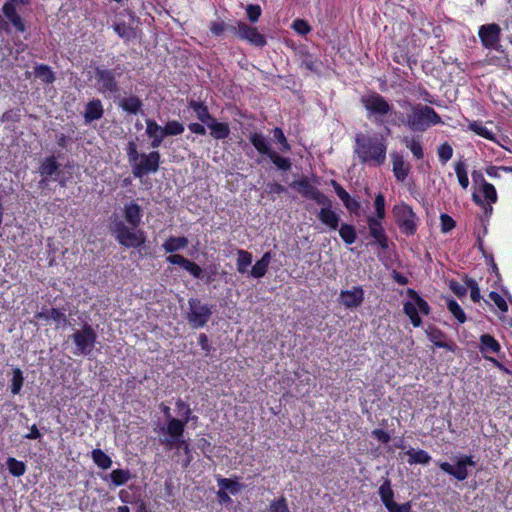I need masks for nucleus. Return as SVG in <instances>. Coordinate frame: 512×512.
<instances>
[{
    "instance_id": "nucleus-16",
    "label": "nucleus",
    "mask_w": 512,
    "mask_h": 512,
    "mask_svg": "<svg viewBox=\"0 0 512 512\" xmlns=\"http://www.w3.org/2000/svg\"><path fill=\"white\" fill-rule=\"evenodd\" d=\"M364 301V290L360 286H354L350 290H342L339 295V303L347 309L358 308Z\"/></svg>"
},
{
    "instance_id": "nucleus-53",
    "label": "nucleus",
    "mask_w": 512,
    "mask_h": 512,
    "mask_svg": "<svg viewBox=\"0 0 512 512\" xmlns=\"http://www.w3.org/2000/svg\"><path fill=\"white\" fill-rule=\"evenodd\" d=\"M482 192L488 202L495 203L497 201V192L492 184L484 181L482 184Z\"/></svg>"
},
{
    "instance_id": "nucleus-22",
    "label": "nucleus",
    "mask_w": 512,
    "mask_h": 512,
    "mask_svg": "<svg viewBox=\"0 0 512 512\" xmlns=\"http://www.w3.org/2000/svg\"><path fill=\"white\" fill-rule=\"evenodd\" d=\"M104 108L100 99L90 100L86 106L83 114L85 124H90L93 121L99 120L103 117Z\"/></svg>"
},
{
    "instance_id": "nucleus-25",
    "label": "nucleus",
    "mask_w": 512,
    "mask_h": 512,
    "mask_svg": "<svg viewBox=\"0 0 512 512\" xmlns=\"http://www.w3.org/2000/svg\"><path fill=\"white\" fill-rule=\"evenodd\" d=\"M271 260V252H265L262 257L252 266L249 275L256 279L264 277L268 271Z\"/></svg>"
},
{
    "instance_id": "nucleus-14",
    "label": "nucleus",
    "mask_w": 512,
    "mask_h": 512,
    "mask_svg": "<svg viewBox=\"0 0 512 512\" xmlns=\"http://www.w3.org/2000/svg\"><path fill=\"white\" fill-rule=\"evenodd\" d=\"M290 187L295 189L303 197L314 200L317 204L327 201V196L313 186L307 178L292 181Z\"/></svg>"
},
{
    "instance_id": "nucleus-27",
    "label": "nucleus",
    "mask_w": 512,
    "mask_h": 512,
    "mask_svg": "<svg viewBox=\"0 0 512 512\" xmlns=\"http://www.w3.org/2000/svg\"><path fill=\"white\" fill-rule=\"evenodd\" d=\"M207 127L210 130V135L216 140L226 139L230 135V127L228 123L218 122L215 118L211 120Z\"/></svg>"
},
{
    "instance_id": "nucleus-56",
    "label": "nucleus",
    "mask_w": 512,
    "mask_h": 512,
    "mask_svg": "<svg viewBox=\"0 0 512 512\" xmlns=\"http://www.w3.org/2000/svg\"><path fill=\"white\" fill-rule=\"evenodd\" d=\"M374 206L376 210V218H385V198L382 194H378L374 200Z\"/></svg>"
},
{
    "instance_id": "nucleus-28",
    "label": "nucleus",
    "mask_w": 512,
    "mask_h": 512,
    "mask_svg": "<svg viewBox=\"0 0 512 512\" xmlns=\"http://www.w3.org/2000/svg\"><path fill=\"white\" fill-rule=\"evenodd\" d=\"M188 107L194 111L197 119L203 124L207 125L214 118L209 113L208 107L203 102L190 100Z\"/></svg>"
},
{
    "instance_id": "nucleus-48",
    "label": "nucleus",
    "mask_w": 512,
    "mask_h": 512,
    "mask_svg": "<svg viewBox=\"0 0 512 512\" xmlns=\"http://www.w3.org/2000/svg\"><path fill=\"white\" fill-rule=\"evenodd\" d=\"M163 128L166 136H177L185 130L184 125L177 120L168 121Z\"/></svg>"
},
{
    "instance_id": "nucleus-12",
    "label": "nucleus",
    "mask_w": 512,
    "mask_h": 512,
    "mask_svg": "<svg viewBox=\"0 0 512 512\" xmlns=\"http://www.w3.org/2000/svg\"><path fill=\"white\" fill-rule=\"evenodd\" d=\"M378 494L388 512H410L412 508L411 502L397 504L394 501V491L391 487V480L389 478L384 479L378 489Z\"/></svg>"
},
{
    "instance_id": "nucleus-55",
    "label": "nucleus",
    "mask_w": 512,
    "mask_h": 512,
    "mask_svg": "<svg viewBox=\"0 0 512 512\" xmlns=\"http://www.w3.org/2000/svg\"><path fill=\"white\" fill-rule=\"evenodd\" d=\"M274 138L277 140V142L281 145V150L284 152L290 151L291 147L282 131L281 128L276 127L273 130Z\"/></svg>"
},
{
    "instance_id": "nucleus-20",
    "label": "nucleus",
    "mask_w": 512,
    "mask_h": 512,
    "mask_svg": "<svg viewBox=\"0 0 512 512\" xmlns=\"http://www.w3.org/2000/svg\"><path fill=\"white\" fill-rule=\"evenodd\" d=\"M146 135L151 139V147L157 149L161 146L166 135L164 134V128L160 126L154 119H146Z\"/></svg>"
},
{
    "instance_id": "nucleus-49",
    "label": "nucleus",
    "mask_w": 512,
    "mask_h": 512,
    "mask_svg": "<svg viewBox=\"0 0 512 512\" xmlns=\"http://www.w3.org/2000/svg\"><path fill=\"white\" fill-rule=\"evenodd\" d=\"M113 29L120 38H123L125 40H130L135 37V32L133 28L124 22L116 23L113 26Z\"/></svg>"
},
{
    "instance_id": "nucleus-58",
    "label": "nucleus",
    "mask_w": 512,
    "mask_h": 512,
    "mask_svg": "<svg viewBox=\"0 0 512 512\" xmlns=\"http://www.w3.org/2000/svg\"><path fill=\"white\" fill-rule=\"evenodd\" d=\"M246 14H247V18L251 22H253V23L257 22L262 14L261 7L259 5L249 4L246 7Z\"/></svg>"
},
{
    "instance_id": "nucleus-32",
    "label": "nucleus",
    "mask_w": 512,
    "mask_h": 512,
    "mask_svg": "<svg viewBox=\"0 0 512 512\" xmlns=\"http://www.w3.org/2000/svg\"><path fill=\"white\" fill-rule=\"evenodd\" d=\"M252 254L246 250L238 249L237 250V260H236V267L237 271L240 274H249V266L252 264Z\"/></svg>"
},
{
    "instance_id": "nucleus-39",
    "label": "nucleus",
    "mask_w": 512,
    "mask_h": 512,
    "mask_svg": "<svg viewBox=\"0 0 512 512\" xmlns=\"http://www.w3.org/2000/svg\"><path fill=\"white\" fill-rule=\"evenodd\" d=\"M339 235L342 238V240L348 245L353 244L357 238L355 227L353 225L346 223L340 226Z\"/></svg>"
},
{
    "instance_id": "nucleus-29",
    "label": "nucleus",
    "mask_w": 512,
    "mask_h": 512,
    "mask_svg": "<svg viewBox=\"0 0 512 512\" xmlns=\"http://www.w3.org/2000/svg\"><path fill=\"white\" fill-rule=\"evenodd\" d=\"M249 140L251 144L255 147V149L261 154L268 156L270 152L273 150L271 148L270 142L262 133H251L249 136Z\"/></svg>"
},
{
    "instance_id": "nucleus-21",
    "label": "nucleus",
    "mask_w": 512,
    "mask_h": 512,
    "mask_svg": "<svg viewBox=\"0 0 512 512\" xmlns=\"http://www.w3.org/2000/svg\"><path fill=\"white\" fill-rule=\"evenodd\" d=\"M331 186L334 188L335 193L341 199L346 209L350 212L357 213L360 209V203L352 198L349 193L335 180H331Z\"/></svg>"
},
{
    "instance_id": "nucleus-26",
    "label": "nucleus",
    "mask_w": 512,
    "mask_h": 512,
    "mask_svg": "<svg viewBox=\"0 0 512 512\" xmlns=\"http://www.w3.org/2000/svg\"><path fill=\"white\" fill-rule=\"evenodd\" d=\"M393 173L398 181H404L409 174V166L406 165L403 157L397 152L391 154Z\"/></svg>"
},
{
    "instance_id": "nucleus-1",
    "label": "nucleus",
    "mask_w": 512,
    "mask_h": 512,
    "mask_svg": "<svg viewBox=\"0 0 512 512\" xmlns=\"http://www.w3.org/2000/svg\"><path fill=\"white\" fill-rule=\"evenodd\" d=\"M410 112L406 117L401 114L397 118L390 120V124L394 126L405 125L411 131L424 132L430 126L441 123L438 113L430 106L423 104H411L407 102Z\"/></svg>"
},
{
    "instance_id": "nucleus-15",
    "label": "nucleus",
    "mask_w": 512,
    "mask_h": 512,
    "mask_svg": "<svg viewBox=\"0 0 512 512\" xmlns=\"http://www.w3.org/2000/svg\"><path fill=\"white\" fill-rule=\"evenodd\" d=\"M238 37L256 47H263L267 41L263 34L259 33L256 27L249 26L247 23L239 21Z\"/></svg>"
},
{
    "instance_id": "nucleus-10",
    "label": "nucleus",
    "mask_w": 512,
    "mask_h": 512,
    "mask_svg": "<svg viewBox=\"0 0 512 512\" xmlns=\"http://www.w3.org/2000/svg\"><path fill=\"white\" fill-rule=\"evenodd\" d=\"M160 165V153L156 150L150 153H141L139 160L131 164L132 174L136 178H142L144 175L156 173Z\"/></svg>"
},
{
    "instance_id": "nucleus-35",
    "label": "nucleus",
    "mask_w": 512,
    "mask_h": 512,
    "mask_svg": "<svg viewBox=\"0 0 512 512\" xmlns=\"http://www.w3.org/2000/svg\"><path fill=\"white\" fill-rule=\"evenodd\" d=\"M59 163L53 156L47 157L39 168V172L44 177H50L59 171Z\"/></svg>"
},
{
    "instance_id": "nucleus-18",
    "label": "nucleus",
    "mask_w": 512,
    "mask_h": 512,
    "mask_svg": "<svg viewBox=\"0 0 512 512\" xmlns=\"http://www.w3.org/2000/svg\"><path fill=\"white\" fill-rule=\"evenodd\" d=\"M383 219H378L374 216H368L367 223L369 228L370 236L375 239V241L379 244V246L386 250L388 249V237L385 233V230L382 226Z\"/></svg>"
},
{
    "instance_id": "nucleus-2",
    "label": "nucleus",
    "mask_w": 512,
    "mask_h": 512,
    "mask_svg": "<svg viewBox=\"0 0 512 512\" xmlns=\"http://www.w3.org/2000/svg\"><path fill=\"white\" fill-rule=\"evenodd\" d=\"M354 153L362 164L381 166L386 161L387 145L385 139L366 136L362 132L355 135Z\"/></svg>"
},
{
    "instance_id": "nucleus-33",
    "label": "nucleus",
    "mask_w": 512,
    "mask_h": 512,
    "mask_svg": "<svg viewBox=\"0 0 512 512\" xmlns=\"http://www.w3.org/2000/svg\"><path fill=\"white\" fill-rule=\"evenodd\" d=\"M34 75L46 84H51L56 79L51 67L45 64L36 65L34 67Z\"/></svg>"
},
{
    "instance_id": "nucleus-5",
    "label": "nucleus",
    "mask_w": 512,
    "mask_h": 512,
    "mask_svg": "<svg viewBox=\"0 0 512 512\" xmlns=\"http://www.w3.org/2000/svg\"><path fill=\"white\" fill-rule=\"evenodd\" d=\"M94 73L95 87L100 94L106 98H116L120 95L117 77L122 75V71L119 67L115 69L96 67Z\"/></svg>"
},
{
    "instance_id": "nucleus-61",
    "label": "nucleus",
    "mask_w": 512,
    "mask_h": 512,
    "mask_svg": "<svg viewBox=\"0 0 512 512\" xmlns=\"http://www.w3.org/2000/svg\"><path fill=\"white\" fill-rule=\"evenodd\" d=\"M270 512H290L286 499L281 497L270 504Z\"/></svg>"
},
{
    "instance_id": "nucleus-23",
    "label": "nucleus",
    "mask_w": 512,
    "mask_h": 512,
    "mask_svg": "<svg viewBox=\"0 0 512 512\" xmlns=\"http://www.w3.org/2000/svg\"><path fill=\"white\" fill-rule=\"evenodd\" d=\"M124 217L127 223L133 228H137L142 220V208L135 202L125 204L123 209Z\"/></svg>"
},
{
    "instance_id": "nucleus-50",
    "label": "nucleus",
    "mask_w": 512,
    "mask_h": 512,
    "mask_svg": "<svg viewBox=\"0 0 512 512\" xmlns=\"http://www.w3.org/2000/svg\"><path fill=\"white\" fill-rule=\"evenodd\" d=\"M24 377L20 368L13 369V377L11 379V392L16 395L21 391Z\"/></svg>"
},
{
    "instance_id": "nucleus-62",
    "label": "nucleus",
    "mask_w": 512,
    "mask_h": 512,
    "mask_svg": "<svg viewBox=\"0 0 512 512\" xmlns=\"http://www.w3.org/2000/svg\"><path fill=\"white\" fill-rule=\"evenodd\" d=\"M489 298L494 302V304L501 310L502 312H507L508 305L505 299L497 292H490Z\"/></svg>"
},
{
    "instance_id": "nucleus-46",
    "label": "nucleus",
    "mask_w": 512,
    "mask_h": 512,
    "mask_svg": "<svg viewBox=\"0 0 512 512\" xmlns=\"http://www.w3.org/2000/svg\"><path fill=\"white\" fill-rule=\"evenodd\" d=\"M469 130L475 132L477 135L482 136L485 139L493 140L494 133L487 129L483 124L479 121H472L468 125Z\"/></svg>"
},
{
    "instance_id": "nucleus-30",
    "label": "nucleus",
    "mask_w": 512,
    "mask_h": 512,
    "mask_svg": "<svg viewBox=\"0 0 512 512\" xmlns=\"http://www.w3.org/2000/svg\"><path fill=\"white\" fill-rule=\"evenodd\" d=\"M35 318L37 320H53L57 324H65L66 323V315L61 312L59 309L51 308L47 310H43L35 314Z\"/></svg>"
},
{
    "instance_id": "nucleus-24",
    "label": "nucleus",
    "mask_w": 512,
    "mask_h": 512,
    "mask_svg": "<svg viewBox=\"0 0 512 512\" xmlns=\"http://www.w3.org/2000/svg\"><path fill=\"white\" fill-rule=\"evenodd\" d=\"M117 104L123 111L133 115L138 114L143 106L142 100L135 95H131L129 97L118 96Z\"/></svg>"
},
{
    "instance_id": "nucleus-60",
    "label": "nucleus",
    "mask_w": 512,
    "mask_h": 512,
    "mask_svg": "<svg viewBox=\"0 0 512 512\" xmlns=\"http://www.w3.org/2000/svg\"><path fill=\"white\" fill-rule=\"evenodd\" d=\"M509 172L512 173V167L508 166H489L486 168V173L488 176L492 178H499L501 176V172Z\"/></svg>"
},
{
    "instance_id": "nucleus-63",
    "label": "nucleus",
    "mask_w": 512,
    "mask_h": 512,
    "mask_svg": "<svg viewBox=\"0 0 512 512\" xmlns=\"http://www.w3.org/2000/svg\"><path fill=\"white\" fill-rule=\"evenodd\" d=\"M440 222L443 233H448L455 227V221L448 214H441Z\"/></svg>"
},
{
    "instance_id": "nucleus-19",
    "label": "nucleus",
    "mask_w": 512,
    "mask_h": 512,
    "mask_svg": "<svg viewBox=\"0 0 512 512\" xmlns=\"http://www.w3.org/2000/svg\"><path fill=\"white\" fill-rule=\"evenodd\" d=\"M479 350L486 359L492 361L496 366L502 367V364L494 358H490L487 354H498L501 350L499 342L490 334L480 336Z\"/></svg>"
},
{
    "instance_id": "nucleus-11",
    "label": "nucleus",
    "mask_w": 512,
    "mask_h": 512,
    "mask_svg": "<svg viewBox=\"0 0 512 512\" xmlns=\"http://www.w3.org/2000/svg\"><path fill=\"white\" fill-rule=\"evenodd\" d=\"M476 462L473 460V456L471 455H462L457 457L455 466L451 465L448 462H439L438 466L445 473L453 476L455 479L459 481L465 480L468 475V467H474Z\"/></svg>"
},
{
    "instance_id": "nucleus-42",
    "label": "nucleus",
    "mask_w": 512,
    "mask_h": 512,
    "mask_svg": "<svg viewBox=\"0 0 512 512\" xmlns=\"http://www.w3.org/2000/svg\"><path fill=\"white\" fill-rule=\"evenodd\" d=\"M402 142L407 148L410 149L416 159H422L424 157V152L420 141L415 138L404 137Z\"/></svg>"
},
{
    "instance_id": "nucleus-38",
    "label": "nucleus",
    "mask_w": 512,
    "mask_h": 512,
    "mask_svg": "<svg viewBox=\"0 0 512 512\" xmlns=\"http://www.w3.org/2000/svg\"><path fill=\"white\" fill-rule=\"evenodd\" d=\"M455 173L457 175L458 182L463 189H467L469 185L467 165L465 161L460 160L455 163Z\"/></svg>"
},
{
    "instance_id": "nucleus-8",
    "label": "nucleus",
    "mask_w": 512,
    "mask_h": 512,
    "mask_svg": "<svg viewBox=\"0 0 512 512\" xmlns=\"http://www.w3.org/2000/svg\"><path fill=\"white\" fill-rule=\"evenodd\" d=\"M392 213L396 224L403 234L413 235L416 233L418 218L411 206L404 202L396 204L392 209Z\"/></svg>"
},
{
    "instance_id": "nucleus-17",
    "label": "nucleus",
    "mask_w": 512,
    "mask_h": 512,
    "mask_svg": "<svg viewBox=\"0 0 512 512\" xmlns=\"http://www.w3.org/2000/svg\"><path fill=\"white\" fill-rule=\"evenodd\" d=\"M319 204L322 205V208L317 215L318 219L331 230H337L340 216L332 209V201L327 197V201H323V203Z\"/></svg>"
},
{
    "instance_id": "nucleus-31",
    "label": "nucleus",
    "mask_w": 512,
    "mask_h": 512,
    "mask_svg": "<svg viewBox=\"0 0 512 512\" xmlns=\"http://www.w3.org/2000/svg\"><path fill=\"white\" fill-rule=\"evenodd\" d=\"M189 244L186 237H174L168 238L162 245V248L166 253H174L179 250L185 249Z\"/></svg>"
},
{
    "instance_id": "nucleus-3",
    "label": "nucleus",
    "mask_w": 512,
    "mask_h": 512,
    "mask_svg": "<svg viewBox=\"0 0 512 512\" xmlns=\"http://www.w3.org/2000/svg\"><path fill=\"white\" fill-rule=\"evenodd\" d=\"M177 409H185L184 419L171 418L166 421L165 425H162L158 429V433L163 434V438H160L162 445L168 449L174 448L183 439L185 426L190 420L197 419L196 416H191L192 410L187 403L182 399L176 401Z\"/></svg>"
},
{
    "instance_id": "nucleus-40",
    "label": "nucleus",
    "mask_w": 512,
    "mask_h": 512,
    "mask_svg": "<svg viewBox=\"0 0 512 512\" xmlns=\"http://www.w3.org/2000/svg\"><path fill=\"white\" fill-rule=\"evenodd\" d=\"M217 484L221 489H224L225 491H229L231 494L235 495L242 489V485L230 478H217Z\"/></svg>"
},
{
    "instance_id": "nucleus-37",
    "label": "nucleus",
    "mask_w": 512,
    "mask_h": 512,
    "mask_svg": "<svg viewBox=\"0 0 512 512\" xmlns=\"http://www.w3.org/2000/svg\"><path fill=\"white\" fill-rule=\"evenodd\" d=\"M109 477L115 486H122L132 478V474L128 469H115Z\"/></svg>"
},
{
    "instance_id": "nucleus-43",
    "label": "nucleus",
    "mask_w": 512,
    "mask_h": 512,
    "mask_svg": "<svg viewBox=\"0 0 512 512\" xmlns=\"http://www.w3.org/2000/svg\"><path fill=\"white\" fill-rule=\"evenodd\" d=\"M426 334L428 339L435 344V346L440 348H446L447 344L444 342L445 335L444 333L435 328V327H429L426 330Z\"/></svg>"
},
{
    "instance_id": "nucleus-59",
    "label": "nucleus",
    "mask_w": 512,
    "mask_h": 512,
    "mask_svg": "<svg viewBox=\"0 0 512 512\" xmlns=\"http://www.w3.org/2000/svg\"><path fill=\"white\" fill-rule=\"evenodd\" d=\"M126 153L128 157V162L131 165L136 160H139L140 153L137 149V144L134 141H129L126 146Z\"/></svg>"
},
{
    "instance_id": "nucleus-9",
    "label": "nucleus",
    "mask_w": 512,
    "mask_h": 512,
    "mask_svg": "<svg viewBox=\"0 0 512 512\" xmlns=\"http://www.w3.org/2000/svg\"><path fill=\"white\" fill-rule=\"evenodd\" d=\"M212 306L203 304L196 298L188 300V312L186 319L193 329L204 327L211 318Z\"/></svg>"
},
{
    "instance_id": "nucleus-7",
    "label": "nucleus",
    "mask_w": 512,
    "mask_h": 512,
    "mask_svg": "<svg viewBox=\"0 0 512 512\" xmlns=\"http://www.w3.org/2000/svg\"><path fill=\"white\" fill-rule=\"evenodd\" d=\"M112 232L116 240L125 247H140L145 242L144 232L131 227H128L122 221H115L112 226Z\"/></svg>"
},
{
    "instance_id": "nucleus-52",
    "label": "nucleus",
    "mask_w": 512,
    "mask_h": 512,
    "mask_svg": "<svg viewBox=\"0 0 512 512\" xmlns=\"http://www.w3.org/2000/svg\"><path fill=\"white\" fill-rule=\"evenodd\" d=\"M411 293H412L413 303L416 305L418 312L422 313L424 315H428L430 312V307H429L428 303L422 297H420L416 292L411 291Z\"/></svg>"
},
{
    "instance_id": "nucleus-13",
    "label": "nucleus",
    "mask_w": 512,
    "mask_h": 512,
    "mask_svg": "<svg viewBox=\"0 0 512 512\" xmlns=\"http://www.w3.org/2000/svg\"><path fill=\"white\" fill-rule=\"evenodd\" d=\"M501 27L496 23L484 24L479 27L478 36L486 49L498 50L500 47Z\"/></svg>"
},
{
    "instance_id": "nucleus-57",
    "label": "nucleus",
    "mask_w": 512,
    "mask_h": 512,
    "mask_svg": "<svg viewBox=\"0 0 512 512\" xmlns=\"http://www.w3.org/2000/svg\"><path fill=\"white\" fill-rule=\"evenodd\" d=\"M292 28L299 35H306L311 31L310 25L303 19H296L292 23Z\"/></svg>"
},
{
    "instance_id": "nucleus-41",
    "label": "nucleus",
    "mask_w": 512,
    "mask_h": 512,
    "mask_svg": "<svg viewBox=\"0 0 512 512\" xmlns=\"http://www.w3.org/2000/svg\"><path fill=\"white\" fill-rule=\"evenodd\" d=\"M403 310L405 314L410 318L411 323L413 324L414 327H419L422 324L419 312L413 301L406 302L404 304Z\"/></svg>"
},
{
    "instance_id": "nucleus-51",
    "label": "nucleus",
    "mask_w": 512,
    "mask_h": 512,
    "mask_svg": "<svg viewBox=\"0 0 512 512\" xmlns=\"http://www.w3.org/2000/svg\"><path fill=\"white\" fill-rule=\"evenodd\" d=\"M437 153L440 162L446 164L453 156V148L449 143L445 142L438 147Z\"/></svg>"
},
{
    "instance_id": "nucleus-45",
    "label": "nucleus",
    "mask_w": 512,
    "mask_h": 512,
    "mask_svg": "<svg viewBox=\"0 0 512 512\" xmlns=\"http://www.w3.org/2000/svg\"><path fill=\"white\" fill-rule=\"evenodd\" d=\"M6 464L9 472L15 477H20L26 472L25 463L15 458H8Z\"/></svg>"
},
{
    "instance_id": "nucleus-36",
    "label": "nucleus",
    "mask_w": 512,
    "mask_h": 512,
    "mask_svg": "<svg viewBox=\"0 0 512 512\" xmlns=\"http://www.w3.org/2000/svg\"><path fill=\"white\" fill-rule=\"evenodd\" d=\"M407 455L409 456L408 463L409 464H423L426 465L431 461V456L424 450H415L410 449L407 451Z\"/></svg>"
},
{
    "instance_id": "nucleus-44",
    "label": "nucleus",
    "mask_w": 512,
    "mask_h": 512,
    "mask_svg": "<svg viewBox=\"0 0 512 512\" xmlns=\"http://www.w3.org/2000/svg\"><path fill=\"white\" fill-rule=\"evenodd\" d=\"M268 157L279 170L288 171L291 169L290 159L280 156L276 151L272 150Z\"/></svg>"
},
{
    "instance_id": "nucleus-4",
    "label": "nucleus",
    "mask_w": 512,
    "mask_h": 512,
    "mask_svg": "<svg viewBox=\"0 0 512 512\" xmlns=\"http://www.w3.org/2000/svg\"><path fill=\"white\" fill-rule=\"evenodd\" d=\"M360 102L367 112L368 119L377 125L388 123V118H397L394 106L381 94L370 91L361 96Z\"/></svg>"
},
{
    "instance_id": "nucleus-47",
    "label": "nucleus",
    "mask_w": 512,
    "mask_h": 512,
    "mask_svg": "<svg viewBox=\"0 0 512 512\" xmlns=\"http://www.w3.org/2000/svg\"><path fill=\"white\" fill-rule=\"evenodd\" d=\"M447 309L457 319V321L460 324H462L466 321L465 312L463 311L461 306L454 299H449L447 301Z\"/></svg>"
},
{
    "instance_id": "nucleus-64",
    "label": "nucleus",
    "mask_w": 512,
    "mask_h": 512,
    "mask_svg": "<svg viewBox=\"0 0 512 512\" xmlns=\"http://www.w3.org/2000/svg\"><path fill=\"white\" fill-rule=\"evenodd\" d=\"M186 271H188L193 277L201 278L202 277V269L195 262L190 260L187 261L186 265L183 267Z\"/></svg>"
},
{
    "instance_id": "nucleus-6",
    "label": "nucleus",
    "mask_w": 512,
    "mask_h": 512,
    "mask_svg": "<svg viewBox=\"0 0 512 512\" xmlns=\"http://www.w3.org/2000/svg\"><path fill=\"white\" fill-rule=\"evenodd\" d=\"M70 338L75 344L73 354L76 356H87L93 351L97 342V333L94 328L85 323L81 329L76 330Z\"/></svg>"
},
{
    "instance_id": "nucleus-54",
    "label": "nucleus",
    "mask_w": 512,
    "mask_h": 512,
    "mask_svg": "<svg viewBox=\"0 0 512 512\" xmlns=\"http://www.w3.org/2000/svg\"><path fill=\"white\" fill-rule=\"evenodd\" d=\"M465 284L467 285L468 289H470V297L472 301L479 302V300L481 299V295L476 280L472 278H466Z\"/></svg>"
},
{
    "instance_id": "nucleus-34",
    "label": "nucleus",
    "mask_w": 512,
    "mask_h": 512,
    "mask_svg": "<svg viewBox=\"0 0 512 512\" xmlns=\"http://www.w3.org/2000/svg\"><path fill=\"white\" fill-rule=\"evenodd\" d=\"M93 462L101 469L106 470L112 466V459L103 450L96 448L91 452Z\"/></svg>"
}]
</instances>
